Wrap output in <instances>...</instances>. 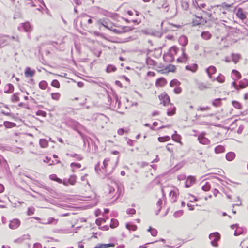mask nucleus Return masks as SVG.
Segmentation results:
<instances>
[{
    "mask_svg": "<svg viewBox=\"0 0 248 248\" xmlns=\"http://www.w3.org/2000/svg\"><path fill=\"white\" fill-rule=\"evenodd\" d=\"M7 162L6 160L2 156L0 155V165H6Z\"/></svg>",
    "mask_w": 248,
    "mask_h": 248,
    "instance_id": "obj_57",
    "label": "nucleus"
},
{
    "mask_svg": "<svg viewBox=\"0 0 248 248\" xmlns=\"http://www.w3.org/2000/svg\"><path fill=\"white\" fill-rule=\"evenodd\" d=\"M225 151V148L222 145H218L217 146L215 149V152L217 154H219L224 152Z\"/></svg>",
    "mask_w": 248,
    "mask_h": 248,
    "instance_id": "obj_29",
    "label": "nucleus"
},
{
    "mask_svg": "<svg viewBox=\"0 0 248 248\" xmlns=\"http://www.w3.org/2000/svg\"><path fill=\"white\" fill-rule=\"evenodd\" d=\"M20 221L18 219H14L10 221L9 227L10 229L15 230L20 226Z\"/></svg>",
    "mask_w": 248,
    "mask_h": 248,
    "instance_id": "obj_9",
    "label": "nucleus"
},
{
    "mask_svg": "<svg viewBox=\"0 0 248 248\" xmlns=\"http://www.w3.org/2000/svg\"><path fill=\"white\" fill-rule=\"evenodd\" d=\"M236 16L241 20H244L246 18V16L242 8H239L238 9L236 13Z\"/></svg>",
    "mask_w": 248,
    "mask_h": 248,
    "instance_id": "obj_21",
    "label": "nucleus"
},
{
    "mask_svg": "<svg viewBox=\"0 0 248 248\" xmlns=\"http://www.w3.org/2000/svg\"><path fill=\"white\" fill-rule=\"evenodd\" d=\"M210 185L209 182H206V183L202 186V189L204 191H208L210 189Z\"/></svg>",
    "mask_w": 248,
    "mask_h": 248,
    "instance_id": "obj_42",
    "label": "nucleus"
},
{
    "mask_svg": "<svg viewBox=\"0 0 248 248\" xmlns=\"http://www.w3.org/2000/svg\"><path fill=\"white\" fill-rule=\"evenodd\" d=\"M159 98L161 101V104H163L164 106H167L170 103V97L165 93H162L159 96Z\"/></svg>",
    "mask_w": 248,
    "mask_h": 248,
    "instance_id": "obj_6",
    "label": "nucleus"
},
{
    "mask_svg": "<svg viewBox=\"0 0 248 248\" xmlns=\"http://www.w3.org/2000/svg\"><path fill=\"white\" fill-rule=\"evenodd\" d=\"M221 104V99L220 98H217L215 99L212 102V105L215 107H218Z\"/></svg>",
    "mask_w": 248,
    "mask_h": 248,
    "instance_id": "obj_44",
    "label": "nucleus"
},
{
    "mask_svg": "<svg viewBox=\"0 0 248 248\" xmlns=\"http://www.w3.org/2000/svg\"><path fill=\"white\" fill-rule=\"evenodd\" d=\"M170 201L172 203L175 202L177 200V192L176 191L172 190L169 193Z\"/></svg>",
    "mask_w": 248,
    "mask_h": 248,
    "instance_id": "obj_15",
    "label": "nucleus"
},
{
    "mask_svg": "<svg viewBox=\"0 0 248 248\" xmlns=\"http://www.w3.org/2000/svg\"><path fill=\"white\" fill-rule=\"evenodd\" d=\"M119 225L118 221L116 219H111V223L110 224V227L111 228H115L117 227Z\"/></svg>",
    "mask_w": 248,
    "mask_h": 248,
    "instance_id": "obj_32",
    "label": "nucleus"
},
{
    "mask_svg": "<svg viewBox=\"0 0 248 248\" xmlns=\"http://www.w3.org/2000/svg\"><path fill=\"white\" fill-rule=\"evenodd\" d=\"M39 144L42 148H46L48 145L47 140L45 139H42L40 140Z\"/></svg>",
    "mask_w": 248,
    "mask_h": 248,
    "instance_id": "obj_26",
    "label": "nucleus"
},
{
    "mask_svg": "<svg viewBox=\"0 0 248 248\" xmlns=\"http://www.w3.org/2000/svg\"><path fill=\"white\" fill-rule=\"evenodd\" d=\"M198 140L200 143L203 145H208L210 142V140L202 135H200L198 137Z\"/></svg>",
    "mask_w": 248,
    "mask_h": 248,
    "instance_id": "obj_11",
    "label": "nucleus"
},
{
    "mask_svg": "<svg viewBox=\"0 0 248 248\" xmlns=\"http://www.w3.org/2000/svg\"><path fill=\"white\" fill-rule=\"evenodd\" d=\"M225 78L222 74H220L216 78H214L213 80H217L220 83H223L225 81Z\"/></svg>",
    "mask_w": 248,
    "mask_h": 248,
    "instance_id": "obj_31",
    "label": "nucleus"
},
{
    "mask_svg": "<svg viewBox=\"0 0 248 248\" xmlns=\"http://www.w3.org/2000/svg\"><path fill=\"white\" fill-rule=\"evenodd\" d=\"M202 48H203V47L201 46H200L199 44H196L194 45V49L195 51H198L200 49H201Z\"/></svg>",
    "mask_w": 248,
    "mask_h": 248,
    "instance_id": "obj_64",
    "label": "nucleus"
},
{
    "mask_svg": "<svg viewBox=\"0 0 248 248\" xmlns=\"http://www.w3.org/2000/svg\"><path fill=\"white\" fill-rule=\"evenodd\" d=\"M35 72L34 70H31L30 67H28L26 68L24 74L25 77L27 78L32 77Z\"/></svg>",
    "mask_w": 248,
    "mask_h": 248,
    "instance_id": "obj_18",
    "label": "nucleus"
},
{
    "mask_svg": "<svg viewBox=\"0 0 248 248\" xmlns=\"http://www.w3.org/2000/svg\"><path fill=\"white\" fill-rule=\"evenodd\" d=\"M11 101L13 102H16L19 101V97L18 96L17 93L14 94L11 97Z\"/></svg>",
    "mask_w": 248,
    "mask_h": 248,
    "instance_id": "obj_46",
    "label": "nucleus"
},
{
    "mask_svg": "<svg viewBox=\"0 0 248 248\" xmlns=\"http://www.w3.org/2000/svg\"><path fill=\"white\" fill-rule=\"evenodd\" d=\"M58 220L57 219H55L53 217H49L48 218L47 222H42V223L45 225L52 224H56L58 222Z\"/></svg>",
    "mask_w": 248,
    "mask_h": 248,
    "instance_id": "obj_25",
    "label": "nucleus"
},
{
    "mask_svg": "<svg viewBox=\"0 0 248 248\" xmlns=\"http://www.w3.org/2000/svg\"><path fill=\"white\" fill-rule=\"evenodd\" d=\"M195 182V178L192 176H188L185 181V187H190Z\"/></svg>",
    "mask_w": 248,
    "mask_h": 248,
    "instance_id": "obj_14",
    "label": "nucleus"
},
{
    "mask_svg": "<svg viewBox=\"0 0 248 248\" xmlns=\"http://www.w3.org/2000/svg\"><path fill=\"white\" fill-rule=\"evenodd\" d=\"M5 127L10 128L16 126V124L9 121H5L3 124Z\"/></svg>",
    "mask_w": 248,
    "mask_h": 248,
    "instance_id": "obj_30",
    "label": "nucleus"
},
{
    "mask_svg": "<svg viewBox=\"0 0 248 248\" xmlns=\"http://www.w3.org/2000/svg\"><path fill=\"white\" fill-rule=\"evenodd\" d=\"M67 180L69 184L74 185L76 182V176L75 175H71Z\"/></svg>",
    "mask_w": 248,
    "mask_h": 248,
    "instance_id": "obj_38",
    "label": "nucleus"
},
{
    "mask_svg": "<svg viewBox=\"0 0 248 248\" xmlns=\"http://www.w3.org/2000/svg\"><path fill=\"white\" fill-rule=\"evenodd\" d=\"M248 85V80L247 79L241 81L239 83V88H244Z\"/></svg>",
    "mask_w": 248,
    "mask_h": 248,
    "instance_id": "obj_37",
    "label": "nucleus"
},
{
    "mask_svg": "<svg viewBox=\"0 0 248 248\" xmlns=\"http://www.w3.org/2000/svg\"><path fill=\"white\" fill-rule=\"evenodd\" d=\"M232 73L237 79H239L241 77V74L236 70H233L232 71Z\"/></svg>",
    "mask_w": 248,
    "mask_h": 248,
    "instance_id": "obj_49",
    "label": "nucleus"
},
{
    "mask_svg": "<svg viewBox=\"0 0 248 248\" xmlns=\"http://www.w3.org/2000/svg\"><path fill=\"white\" fill-rule=\"evenodd\" d=\"M206 22V21L202 16H195V19H193V23L194 25L204 24Z\"/></svg>",
    "mask_w": 248,
    "mask_h": 248,
    "instance_id": "obj_10",
    "label": "nucleus"
},
{
    "mask_svg": "<svg viewBox=\"0 0 248 248\" xmlns=\"http://www.w3.org/2000/svg\"><path fill=\"white\" fill-rule=\"evenodd\" d=\"M163 201L161 199H159L156 203L157 206L159 208L157 210L155 211L156 215H158L160 212L161 209V205L162 204Z\"/></svg>",
    "mask_w": 248,
    "mask_h": 248,
    "instance_id": "obj_35",
    "label": "nucleus"
},
{
    "mask_svg": "<svg viewBox=\"0 0 248 248\" xmlns=\"http://www.w3.org/2000/svg\"><path fill=\"white\" fill-rule=\"evenodd\" d=\"M166 81L165 78H160L157 80L156 84L158 85L163 86L166 83Z\"/></svg>",
    "mask_w": 248,
    "mask_h": 248,
    "instance_id": "obj_40",
    "label": "nucleus"
},
{
    "mask_svg": "<svg viewBox=\"0 0 248 248\" xmlns=\"http://www.w3.org/2000/svg\"><path fill=\"white\" fill-rule=\"evenodd\" d=\"M10 37L7 35H0V48L2 47L10 42Z\"/></svg>",
    "mask_w": 248,
    "mask_h": 248,
    "instance_id": "obj_8",
    "label": "nucleus"
},
{
    "mask_svg": "<svg viewBox=\"0 0 248 248\" xmlns=\"http://www.w3.org/2000/svg\"><path fill=\"white\" fill-rule=\"evenodd\" d=\"M67 124L74 130L79 133V130L82 128V126L78 122L70 119L67 121Z\"/></svg>",
    "mask_w": 248,
    "mask_h": 248,
    "instance_id": "obj_3",
    "label": "nucleus"
},
{
    "mask_svg": "<svg viewBox=\"0 0 248 248\" xmlns=\"http://www.w3.org/2000/svg\"><path fill=\"white\" fill-rule=\"evenodd\" d=\"M180 82L175 79L172 80L170 83V85L171 87H178L180 85Z\"/></svg>",
    "mask_w": 248,
    "mask_h": 248,
    "instance_id": "obj_34",
    "label": "nucleus"
},
{
    "mask_svg": "<svg viewBox=\"0 0 248 248\" xmlns=\"http://www.w3.org/2000/svg\"><path fill=\"white\" fill-rule=\"evenodd\" d=\"M105 222V219L103 218H98L96 220V223L98 225H100L101 223H104Z\"/></svg>",
    "mask_w": 248,
    "mask_h": 248,
    "instance_id": "obj_61",
    "label": "nucleus"
},
{
    "mask_svg": "<svg viewBox=\"0 0 248 248\" xmlns=\"http://www.w3.org/2000/svg\"><path fill=\"white\" fill-rule=\"evenodd\" d=\"M232 61L235 63H237L240 59L241 58V56L239 54H232Z\"/></svg>",
    "mask_w": 248,
    "mask_h": 248,
    "instance_id": "obj_27",
    "label": "nucleus"
},
{
    "mask_svg": "<svg viewBox=\"0 0 248 248\" xmlns=\"http://www.w3.org/2000/svg\"><path fill=\"white\" fill-rule=\"evenodd\" d=\"M211 240V243L212 246L216 247L217 245V242L220 239L219 234L218 232L211 233L209 236Z\"/></svg>",
    "mask_w": 248,
    "mask_h": 248,
    "instance_id": "obj_5",
    "label": "nucleus"
},
{
    "mask_svg": "<svg viewBox=\"0 0 248 248\" xmlns=\"http://www.w3.org/2000/svg\"><path fill=\"white\" fill-rule=\"evenodd\" d=\"M49 178L51 180L56 181L58 183H61L62 182V180L60 178L57 177L55 174L50 175L49 176Z\"/></svg>",
    "mask_w": 248,
    "mask_h": 248,
    "instance_id": "obj_36",
    "label": "nucleus"
},
{
    "mask_svg": "<svg viewBox=\"0 0 248 248\" xmlns=\"http://www.w3.org/2000/svg\"><path fill=\"white\" fill-rule=\"evenodd\" d=\"M163 59L166 62L170 63L174 61V58L169 52H168L164 55Z\"/></svg>",
    "mask_w": 248,
    "mask_h": 248,
    "instance_id": "obj_12",
    "label": "nucleus"
},
{
    "mask_svg": "<svg viewBox=\"0 0 248 248\" xmlns=\"http://www.w3.org/2000/svg\"><path fill=\"white\" fill-rule=\"evenodd\" d=\"M179 42L182 46H185L187 45L188 39L185 36H181L179 39Z\"/></svg>",
    "mask_w": 248,
    "mask_h": 248,
    "instance_id": "obj_19",
    "label": "nucleus"
},
{
    "mask_svg": "<svg viewBox=\"0 0 248 248\" xmlns=\"http://www.w3.org/2000/svg\"><path fill=\"white\" fill-rule=\"evenodd\" d=\"M235 157V154L232 152L228 153L226 155V158L229 161L233 160Z\"/></svg>",
    "mask_w": 248,
    "mask_h": 248,
    "instance_id": "obj_23",
    "label": "nucleus"
},
{
    "mask_svg": "<svg viewBox=\"0 0 248 248\" xmlns=\"http://www.w3.org/2000/svg\"><path fill=\"white\" fill-rule=\"evenodd\" d=\"M47 83L46 81L43 80L41 81L39 84V87L40 89L45 90L47 87Z\"/></svg>",
    "mask_w": 248,
    "mask_h": 248,
    "instance_id": "obj_33",
    "label": "nucleus"
},
{
    "mask_svg": "<svg viewBox=\"0 0 248 248\" xmlns=\"http://www.w3.org/2000/svg\"><path fill=\"white\" fill-rule=\"evenodd\" d=\"M116 68L112 65H108L107 66V69H106L107 72L108 73L114 72V71H116Z\"/></svg>",
    "mask_w": 248,
    "mask_h": 248,
    "instance_id": "obj_43",
    "label": "nucleus"
},
{
    "mask_svg": "<svg viewBox=\"0 0 248 248\" xmlns=\"http://www.w3.org/2000/svg\"><path fill=\"white\" fill-rule=\"evenodd\" d=\"M19 30H23L25 32H30L32 30V27L31 26L29 22H25L22 23L20 26L18 27Z\"/></svg>",
    "mask_w": 248,
    "mask_h": 248,
    "instance_id": "obj_7",
    "label": "nucleus"
},
{
    "mask_svg": "<svg viewBox=\"0 0 248 248\" xmlns=\"http://www.w3.org/2000/svg\"><path fill=\"white\" fill-rule=\"evenodd\" d=\"M175 133L172 136V138L174 140L178 141L180 139V136L176 133V131H175Z\"/></svg>",
    "mask_w": 248,
    "mask_h": 248,
    "instance_id": "obj_52",
    "label": "nucleus"
},
{
    "mask_svg": "<svg viewBox=\"0 0 248 248\" xmlns=\"http://www.w3.org/2000/svg\"><path fill=\"white\" fill-rule=\"evenodd\" d=\"M231 228H232L233 229L236 228V229L235 230L234 233V235H235V236L239 235L243 233V229L238 227L237 224L232 225L231 226Z\"/></svg>",
    "mask_w": 248,
    "mask_h": 248,
    "instance_id": "obj_16",
    "label": "nucleus"
},
{
    "mask_svg": "<svg viewBox=\"0 0 248 248\" xmlns=\"http://www.w3.org/2000/svg\"><path fill=\"white\" fill-rule=\"evenodd\" d=\"M115 189L111 186H108V194L110 195V197H112L113 193H114Z\"/></svg>",
    "mask_w": 248,
    "mask_h": 248,
    "instance_id": "obj_58",
    "label": "nucleus"
},
{
    "mask_svg": "<svg viewBox=\"0 0 248 248\" xmlns=\"http://www.w3.org/2000/svg\"><path fill=\"white\" fill-rule=\"evenodd\" d=\"M148 231L150 232L151 234L153 236H156L157 234V231L155 229L150 227L148 229Z\"/></svg>",
    "mask_w": 248,
    "mask_h": 248,
    "instance_id": "obj_39",
    "label": "nucleus"
},
{
    "mask_svg": "<svg viewBox=\"0 0 248 248\" xmlns=\"http://www.w3.org/2000/svg\"><path fill=\"white\" fill-rule=\"evenodd\" d=\"M201 36L203 39L208 40L211 38L212 35L209 31H203L201 33Z\"/></svg>",
    "mask_w": 248,
    "mask_h": 248,
    "instance_id": "obj_24",
    "label": "nucleus"
},
{
    "mask_svg": "<svg viewBox=\"0 0 248 248\" xmlns=\"http://www.w3.org/2000/svg\"><path fill=\"white\" fill-rule=\"evenodd\" d=\"M180 52V50L178 48L175 46H173L170 48L169 52L174 57V55H177Z\"/></svg>",
    "mask_w": 248,
    "mask_h": 248,
    "instance_id": "obj_20",
    "label": "nucleus"
},
{
    "mask_svg": "<svg viewBox=\"0 0 248 248\" xmlns=\"http://www.w3.org/2000/svg\"><path fill=\"white\" fill-rule=\"evenodd\" d=\"M80 17V27L84 30H86L93 23L92 17L87 14L82 15Z\"/></svg>",
    "mask_w": 248,
    "mask_h": 248,
    "instance_id": "obj_2",
    "label": "nucleus"
},
{
    "mask_svg": "<svg viewBox=\"0 0 248 248\" xmlns=\"http://www.w3.org/2000/svg\"><path fill=\"white\" fill-rule=\"evenodd\" d=\"M14 89V86L12 84H7L4 88V92L6 93H11Z\"/></svg>",
    "mask_w": 248,
    "mask_h": 248,
    "instance_id": "obj_13",
    "label": "nucleus"
},
{
    "mask_svg": "<svg viewBox=\"0 0 248 248\" xmlns=\"http://www.w3.org/2000/svg\"><path fill=\"white\" fill-rule=\"evenodd\" d=\"M126 213L128 214L133 215L136 213V210L133 208H130L127 210Z\"/></svg>",
    "mask_w": 248,
    "mask_h": 248,
    "instance_id": "obj_62",
    "label": "nucleus"
},
{
    "mask_svg": "<svg viewBox=\"0 0 248 248\" xmlns=\"http://www.w3.org/2000/svg\"><path fill=\"white\" fill-rule=\"evenodd\" d=\"M35 209L33 207H30L28 208V215H31L34 214Z\"/></svg>",
    "mask_w": 248,
    "mask_h": 248,
    "instance_id": "obj_63",
    "label": "nucleus"
},
{
    "mask_svg": "<svg viewBox=\"0 0 248 248\" xmlns=\"http://www.w3.org/2000/svg\"><path fill=\"white\" fill-rule=\"evenodd\" d=\"M170 140V138L168 136L160 137L158 138V140L159 142L167 141H169Z\"/></svg>",
    "mask_w": 248,
    "mask_h": 248,
    "instance_id": "obj_41",
    "label": "nucleus"
},
{
    "mask_svg": "<svg viewBox=\"0 0 248 248\" xmlns=\"http://www.w3.org/2000/svg\"><path fill=\"white\" fill-rule=\"evenodd\" d=\"M183 214V211L182 210H179V211L175 212L174 213L173 216L175 218H177V217H180L181 216H182Z\"/></svg>",
    "mask_w": 248,
    "mask_h": 248,
    "instance_id": "obj_50",
    "label": "nucleus"
},
{
    "mask_svg": "<svg viewBox=\"0 0 248 248\" xmlns=\"http://www.w3.org/2000/svg\"><path fill=\"white\" fill-rule=\"evenodd\" d=\"M126 228L129 230L135 231L136 230L137 227L135 225H132L130 224H127L126 225Z\"/></svg>",
    "mask_w": 248,
    "mask_h": 248,
    "instance_id": "obj_47",
    "label": "nucleus"
},
{
    "mask_svg": "<svg viewBox=\"0 0 248 248\" xmlns=\"http://www.w3.org/2000/svg\"><path fill=\"white\" fill-rule=\"evenodd\" d=\"M175 109H176V108L175 107H173V108L172 109V110H171L169 109L167 111L168 115L172 116V115H174L175 113Z\"/></svg>",
    "mask_w": 248,
    "mask_h": 248,
    "instance_id": "obj_56",
    "label": "nucleus"
},
{
    "mask_svg": "<svg viewBox=\"0 0 248 248\" xmlns=\"http://www.w3.org/2000/svg\"><path fill=\"white\" fill-rule=\"evenodd\" d=\"M98 25H101L107 29L112 31L113 32L116 33H122L126 32L132 30V28L130 27L124 26L122 29H113V25L108 19L103 18L100 19L97 21Z\"/></svg>",
    "mask_w": 248,
    "mask_h": 248,
    "instance_id": "obj_1",
    "label": "nucleus"
},
{
    "mask_svg": "<svg viewBox=\"0 0 248 248\" xmlns=\"http://www.w3.org/2000/svg\"><path fill=\"white\" fill-rule=\"evenodd\" d=\"M181 27V26L180 25H174V24H171L170 25V29L172 30V31H175L176 30V29L177 28H180Z\"/></svg>",
    "mask_w": 248,
    "mask_h": 248,
    "instance_id": "obj_54",
    "label": "nucleus"
},
{
    "mask_svg": "<svg viewBox=\"0 0 248 248\" xmlns=\"http://www.w3.org/2000/svg\"><path fill=\"white\" fill-rule=\"evenodd\" d=\"M61 95L59 93H52L51 97L53 99L58 100L60 98Z\"/></svg>",
    "mask_w": 248,
    "mask_h": 248,
    "instance_id": "obj_48",
    "label": "nucleus"
},
{
    "mask_svg": "<svg viewBox=\"0 0 248 248\" xmlns=\"http://www.w3.org/2000/svg\"><path fill=\"white\" fill-rule=\"evenodd\" d=\"M186 69L191 71L192 72H195L198 69V65L194 63L191 65H187L186 66Z\"/></svg>",
    "mask_w": 248,
    "mask_h": 248,
    "instance_id": "obj_22",
    "label": "nucleus"
},
{
    "mask_svg": "<svg viewBox=\"0 0 248 248\" xmlns=\"http://www.w3.org/2000/svg\"><path fill=\"white\" fill-rule=\"evenodd\" d=\"M51 85L53 87L59 88L60 87V83L57 80H53L51 82Z\"/></svg>",
    "mask_w": 248,
    "mask_h": 248,
    "instance_id": "obj_53",
    "label": "nucleus"
},
{
    "mask_svg": "<svg viewBox=\"0 0 248 248\" xmlns=\"http://www.w3.org/2000/svg\"><path fill=\"white\" fill-rule=\"evenodd\" d=\"M36 115L46 117V113L42 110H39L36 112Z\"/></svg>",
    "mask_w": 248,
    "mask_h": 248,
    "instance_id": "obj_59",
    "label": "nucleus"
},
{
    "mask_svg": "<svg viewBox=\"0 0 248 248\" xmlns=\"http://www.w3.org/2000/svg\"><path fill=\"white\" fill-rule=\"evenodd\" d=\"M216 71V68L214 66H210L206 69V72L210 78H212V75L215 73Z\"/></svg>",
    "mask_w": 248,
    "mask_h": 248,
    "instance_id": "obj_17",
    "label": "nucleus"
},
{
    "mask_svg": "<svg viewBox=\"0 0 248 248\" xmlns=\"http://www.w3.org/2000/svg\"><path fill=\"white\" fill-rule=\"evenodd\" d=\"M233 107L237 109H240L241 108V105L237 101H233L232 102Z\"/></svg>",
    "mask_w": 248,
    "mask_h": 248,
    "instance_id": "obj_51",
    "label": "nucleus"
},
{
    "mask_svg": "<svg viewBox=\"0 0 248 248\" xmlns=\"http://www.w3.org/2000/svg\"><path fill=\"white\" fill-rule=\"evenodd\" d=\"M197 86L198 89L200 90H204L209 88V86L202 82L198 83L197 84Z\"/></svg>",
    "mask_w": 248,
    "mask_h": 248,
    "instance_id": "obj_28",
    "label": "nucleus"
},
{
    "mask_svg": "<svg viewBox=\"0 0 248 248\" xmlns=\"http://www.w3.org/2000/svg\"><path fill=\"white\" fill-rule=\"evenodd\" d=\"M182 8L185 10H187L189 7V4L187 1H183L181 3Z\"/></svg>",
    "mask_w": 248,
    "mask_h": 248,
    "instance_id": "obj_45",
    "label": "nucleus"
},
{
    "mask_svg": "<svg viewBox=\"0 0 248 248\" xmlns=\"http://www.w3.org/2000/svg\"><path fill=\"white\" fill-rule=\"evenodd\" d=\"M210 109V108L208 106L206 107H199L198 108L197 110H200V111H205L209 110Z\"/></svg>",
    "mask_w": 248,
    "mask_h": 248,
    "instance_id": "obj_60",
    "label": "nucleus"
},
{
    "mask_svg": "<svg viewBox=\"0 0 248 248\" xmlns=\"http://www.w3.org/2000/svg\"><path fill=\"white\" fill-rule=\"evenodd\" d=\"M180 53H181V56L177 59V61L179 62H186L189 59V57L185 52V48L184 47L181 48Z\"/></svg>",
    "mask_w": 248,
    "mask_h": 248,
    "instance_id": "obj_4",
    "label": "nucleus"
},
{
    "mask_svg": "<svg viewBox=\"0 0 248 248\" xmlns=\"http://www.w3.org/2000/svg\"><path fill=\"white\" fill-rule=\"evenodd\" d=\"M109 160L110 159L108 158L104 159L103 163V166L101 167L102 169L106 168L107 166L108 165V162L109 161Z\"/></svg>",
    "mask_w": 248,
    "mask_h": 248,
    "instance_id": "obj_55",
    "label": "nucleus"
}]
</instances>
